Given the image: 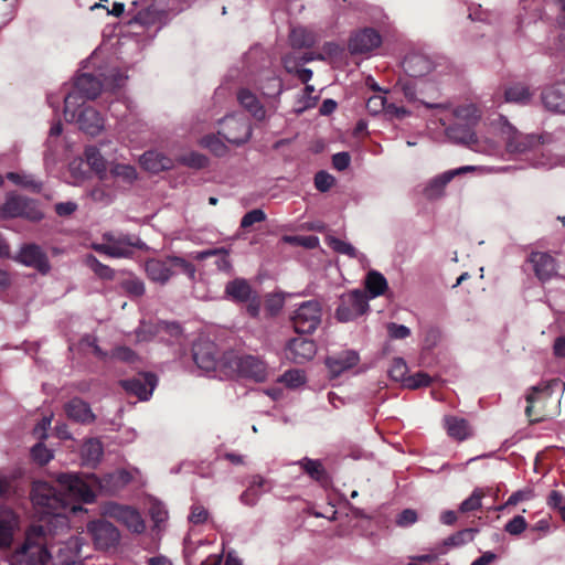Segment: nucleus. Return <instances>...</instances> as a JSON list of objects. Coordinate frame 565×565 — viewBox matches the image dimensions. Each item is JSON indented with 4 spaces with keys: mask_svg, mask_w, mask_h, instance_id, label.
Instances as JSON below:
<instances>
[{
    "mask_svg": "<svg viewBox=\"0 0 565 565\" xmlns=\"http://www.w3.org/2000/svg\"><path fill=\"white\" fill-rule=\"evenodd\" d=\"M58 488L46 481H36L32 486L31 500L41 514L56 519H66L67 512L81 510L77 503H93L96 494L90 484L75 473H60Z\"/></svg>",
    "mask_w": 565,
    "mask_h": 565,
    "instance_id": "1",
    "label": "nucleus"
},
{
    "mask_svg": "<svg viewBox=\"0 0 565 565\" xmlns=\"http://www.w3.org/2000/svg\"><path fill=\"white\" fill-rule=\"evenodd\" d=\"M454 117L456 121L445 129L447 138L475 152H486L487 143L480 140L475 131L481 118L480 109L473 104L461 105L454 110Z\"/></svg>",
    "mask_w": 565,
    "mask_h": 565,
    "instance_id": "2",
    "label": "nucleus"
},
{
    "mask_svg": "<svg viewBox=\"0 0 565 565\" xmlns=\"http://www.w3.org/2000/svg\"><path fill=\"white\" fill-rule=\"evenodd\" d=\"M42 525H32L25 534L24 543L11 555L12 565H46L51 555Z\"/></svg>",
    "mask_w": 565,
    "mask_h": 565,
    "instance_id": "3",
    "label": "nucleus"
},
{
    "mask_svg": "<svg viewBox=\"0 0 565 565\" xmlns=\"http://www.w3.org/2000/svg\"><path fill=\"white\" fill-rule=\"evenodd\" d=\"M221 369L228 376H238L264 382L267 379V364L259 356L239 354L234 351L223 353Z\"/></svg>",
    "mask_w": 565,
    "mask_h": 565,
    "instance_id": "4",
    "label": "nucleus"
},
{
    "mask_svg": "<svg viewBox=\"0 0 565 565\" xmlns=\"http://www.w3.org/2000/svg\"><path fill=\"white\" fill-rule=\"evenodd\" d=\"M556 402L551 384L533 386L526 395L525 415L532 423L543 422L554 415Z\"/></svg>",
    "mask_w": 565,
    "mask_h": 565,
    "instance_id": "5",
    "label": "nucleus"
},
{
    "mask_svg": "<svg viewBox=\"0 0 565 565\" xmlns=\"http://www.w3.org/2000/svg\"><path fill=\"white\" fill-rule=\"evenodd\" d=\"M500 135L505 145V149L510 153H525L535 150L543 145V136L541 135H524L512 126L507 118L500 117Z\"/></svg>",
    "mask_w": 565,
    "mask_h": 565,
    "instance_id": "6",
    "label": "nucleus"
},
{
    "mask_svg": "<svg viewBox=\"0 0 565 565\" xmlns=\"http://www.w3.org/2000/svg\"><path fill=\"white\" fill-rule=\"evenodd\" d=\"M322 306L317 300L303 301L295 310L291 322L299 334H311L321 323Z\"/></svg>",
    "mask_w": 565,
    "mask_h": 565,
    "instance_id": "7",
    "label": "nucleus"
},
{
    "mask_svg": "<svg viewBox=\"0 0 565 565\" xmlns=\"http://www.w3.org/2000/svg\"><path fill=\"white\" fill-rule=\"evenodd\" d=\"M369 310V298L364 291L354 289L340 297L335 318L340 322L353 321Z\"/></svg>",
    "mask_w": 565,
    "mask_h": 565,
    "instance_id": "8",
    "label": "nucleus"
},
{
    "mask_svg": "<svg viewBox=\"0 0 565 565\" xmlns=\"http://www.w3.org/2000/svg\"><path fill=\"white\" fill-rule=\"evenodd\" d=\"M0 214L6 217H25L39 221L43 217L42 212L36 207L33 200L21 195H10L0 207Z\"/></svg>",
    "mask_w": 565,
    "mask_h": 565,
    "instance_id": "9",
    "label": "nucleus"
},
{
    "mask_svg": "<svg viewBox=\"0 0 565 565\" xmlns=\"http://www.w3.org/2000/svg\"><path fill=\"white\" fill-rule=\"evenodd\" d=\"M218 134L228 142L239 146L252 137V126L245 118L225 117L220 124Z\"/></svg>",
    "mask_w": 565,
    "mask_h": 565,
    "instance_id": "10",
    "label": "nucleus"
},
{
    "mask_svg": "<svg viewBox=\"0 0 565 565\" xmlns=\"http://www.w3.org/2000/svg\"><path fill=\"white\" fill-rule=\"evenodd\" d=\"M105 513L109 518L124 524L134 533H142L146 529L145 521L140 513L131 507L119 503H109L106 505Z\"/></svg>",
    "mask_w": 565,
    "mask_h": 565,
    "instance_id": "11",
    "label": "nucleus"
},
{
    "mask_svg": "<svg viewBox=\"0 0 565 565\" xmlns=\"http://www.w3.org/2000/svg\"><path fill=\"white\" fill-rule=\"evenodd\" d=\"M87 527L98 550H108L119 542V531L113 523L106 520L92 521Z\"/></svg>",
    "mask_w": 565,
    "mask_h": 565,
    "instance_id": "12",
    "label": "nucleus"
},
{
    "mask_svg": "<svg viewBox=\"0 0 565 565\" xmlns=\"http://www.w3.org/2000/svg\"><path fill=\"white\" fill-rule=\"evenodd\" d=\"M105 242H109L110 248H113L114 258L130 257L132 249H143L146 244L137 235L131 234H114L107 232L103 235Z\"/></svg>",
    "mask_w": 565,
    "mask_h": 565,
    "instance_id": "13",
    "label": "nucleus"
},
{
    "mask_svg": "<svg viewBox=\"0 0 565 565\" xmlns=\"http://www.w3.org/2000/svg\"><path fill=\"white\" fill-rule=\"evenodd\" d=\"M193 360L198 367L204 371L215 370L221 366V358H218L217 347L214 342L201 340L193 344Z\"/></svg>",
    "mask_w": 565,
    "mask_h": 565,
    "instance_id": "14",
    "label": "nucleus"
},
{
    "mask_svg": "<svg viewBox=\"0 0 565 565\" xmlns=\"http://www.w3.org/2000/svg\"><path fill=\"white\" fill-rule=\"evenodd\" d=\"M527 262L532 265L535 277L543 284L557 276V262L548 253L532 252Z\"/></svg>",
    "mask_w": 565,
    "mask_h": 565,
    "instance_id": "15",
    "label": "nucleus"
},
{
    "mask_svg": "<svg viewBox=\"0 0 565 565\" xmlns=\"http://www.w3.org/2000/svg\"><path fill=\"white\" fill-rule=\"evenodd\" d=\"M157 384L153 373H140L137 376L121 381V386L127 393L136 395L141 401H147Z\"/></svg>",
    "mask_w": 565,
    "mask_h": 565,
    "instance_id": "16",
    "label": "nucleus"
},
{
    "mask_svg": "<svg viewBox=\"0 0 565 565\" xmlns=\"http://www.w3.org/2000/svg\"><path fill=\"white\" fill-rule=\"evenodd\" d=\"M382 38L377 31L371 28L356 32L349 41V50L352 54H363L381 45Z\"/></svg>",
    "mask_w": 565,
    "mask_h": 565,
    "instance_id": "17",
    "label": "nucleus"
},
{
    "mask_svg": "<svg viewBox=\"0 0 565 565\" xmlns=\"http://www.w3.org/2000/svg\"><path fill=\"white\" fill-rule=\"evenodd\" d=\"M317 348L313 340L306 338H294L289 340L286 348V356L296 364H302L311 360Z\"/></svg>",
    "mask_w": 565,
    "mask_h": 565,
    "instance_id": "18",
    "label": "nucleus"
},
{
    "mask_svg": "<svg viewBox=\"0 0 565 565\" xmlns=\"http://www.w3.org/2000/svg\"><path fill=\"white\" fill-rule=\"evenodd\" d=\"M22 264L33 267L42 274L50 270L49 258L42 248L35 244L24 245L19 254Z\"/></svg>",
    "mask_w": 565,
    "mask_h": 565,
    "instance_id": "19",
    "label": "nucleus"
},
{
    "mask_svg": "<svg viewBox=\"0 0 565 565\" xmlns=\"http://www.w3.org/2000/svg\"><path fill=\"white\" fill-rule=\"evenodd\" d=\"M360 356L356 351L347 350L337 355L328 356L326 365L332 377H338L348 370L358 365Z\"/></svg>",
    "mask_w": 565,
    "mask_h": 565,
    "instance_id": "20",
    "label": "nucleus"
},
{
    "mask_svg": "<svg viewBox=\"0 0 565 565\" xmlns=\"http://www.w3.org/2000/svg\"><path fill=\"white\" fill-rule=\"evenodd\" d=\"M476 168L472 166H466L456 170L446 171L443 174L434 178L429 181L424 190L426 198L430 200L440 198L444 194L446 185L454 179L455 175L467 171H473Z\"/></svg>",
    "mask_w": 565,
    "mask_h": 565,
    "instance_id": "21",
    "label": "nucleus"
},
{
    "mask_svg": "<svg viewBox=\"0 0 565 565\" xmlns=\"http://www.w3.org/2000/svg\"><path fill=\"white\" fill-rule=\"evenodd\" d=\"M64 411L70 419L79 424H92L96 419L89 404L79 397H74L68 401L64 405Z\"/></svg>",
    "mask_w": 565,
    "mask_h": 565,
    "instance_id": "22",
    "label": "nucleus"
},
{
    "mask_svg": "<svg viewBox=\"0 0 565 565\" xmlns=\"http://www.w3.org/2000/svg\"><path fill=\"white\" fill-rule=\"evenodd\" d=\"M542 103L548 110L565 114V82L545 88L542 93Z\"/></svg>",
    "mask_w": 565,
    "mask_h": 565,
    "instance_id": "23",
    "label": "nucleus"
},
{
    "mask_svg": "<svg viewBox=\"0 0 565 565\" xmlns=\"http://www.w3.org/2000/svg\"><path fill=\"white\" fill-rule=\"evenodd\" d=\"M170 266V256H167L163 259H148L145 264V269L150 280L164 285L172 277Z\"/></svg>",
    "mask_w": 565,
    "mask_h": 565,
    "instance_id": "24",
    "label": "nucleus"
},
{
    "mask_svg": "<svg viewBox=\"0 0 565 565\" xmlns=\"http://www.w3.org/2000/svg\"><path fill=\"white\" fill-rule=\"evenodd\" d=\"M103 88L102 82L94 75L83 73L75 78L74 89L86 99H95Z\"/></svg>",
    "mask_w": 565,
    "mask_h": 565,
    "instance_id": "25",
    "label": "nucleus"
},
{
    "mask_svg": "<svg viewBox=\"0 0 565 565\" xmlns=\"http://www.w3.org/2000/svg\"><path fill=\"white\" fill-rule=\"evenodd\" d=\"M298 465L310 479L320 486L327 487L331 483V477L320 460L305 457L298 461Z\"/></svg>",
    "mask_w": 565,
    "mask_h": 565,
    "instance_id": "26",
    "label": "nucleus"
},
{
    "mask_svg": "<svg viewBox=\"0 0 565 565\" xmlns=\"http://www.w3.org/2000/svg\"><path fill=\"white\" fill-rule=\"evenodd\" d=\"M19 519L10 509L0 510V547H9L13 541Z\"/></svg>",
    "mask_w": 565,
    "mask_h": 565,
    "instance_id": "27",
    "label": "nucleus"
},
{
    "mask_svg": "<svg viewBox=\"0 0 565 565\" xmlns=\"http://www.w3.org/2000/svg\"><path fill=\"white\" fill-rule=\"evenodd\" d=\"M79 128L90 136H96L104 127V118L93 107H85L78 115Z\"/></svg>",
    "mask_w": 565,
    "mask_h": 565,
    "instance_id": "28",
    "label": "nucleus"
},
{
    "mask_svg": "<svg viewBox=\"0 0 565 565\" xmlns=\"http://www.w3.org/2000/svg\"><path fill=\"white\" fill-rule=\"evenodd\" d=\"M237 100L256 120L262 121L265 119L266 110L253 92L247 88H241L237 92Z\"/></svg>",
    "mask_w": 565,
    "mask_h": 565,
    "instance_id": "29",
    "label": "nucleus"
},
{
    "mask_svg": "<svg viewBox=\"0 0 565 565\" xmlns=\"http://www.w3.org/2000/svg\"><path fill=\"white\" fill-rule=\"evenodd\" d=\"M224 294L227 299L234 302H246L255 292L246 279L235 278L226 284Z\"/></svg>",
    "mask_w": 565,
    "mask_h": 565,
    "instance_id": "30",
    "label": "nucleus"
},
{
    "mask_svg": "<svg viewBox=\"0 0 565 565\" xmlns=\"http://www.w3.org/2000/svg\"><path fill=\"white\" fill-rule=\"evenodd\" d=\"M140 163L146 170L152 173L173 168L172 159L158 151H146L141 156Z\"/></svg>",
    "mask_w": 565,
    "mask_h": 565,
    "instance_id": "31",
    "label": "nucleus"
},
{
    "mask_svg": "<svg viewBox=\"0 0 565 565\" xmlns=\"http://www.w3.org/2000/svg\"><path fill=\"white\" fill-rule=\"evenodd\" d=\"M403 66L405 72L412 77L425 76L433 70V63L426 56L420 54L406 56Z\"/></svg>",
    "mask_w": 565,
    "mask_h": 565,
    "instance_id": "32",
    "label": "nucleus"
},
{
    "mask_svg": "<svg viewBox=\"0 0 565 565\" xmlns=\"http://www.w3.org/2000/svg\"><path fill=\"white\" fill-rule=\"evenodd\" d=\"M191 256L195 260H204L212 256H220L215 262L217 269L225 273H230L232 270V263L225 248L221 247L194 252L191 254Z\"/></svg>",
    "mask_w": 565,
    "mask_h": 565,
    "instance_id": "33",
    "label": "nucleus"
},
{
    "mask_svg": "<svg viewBox=\"0 0 565 565\" xmlns=\"http://www.w3.org/2000/svg\"><path fill=\"white\" fill-rule=\"evenodd\" d=\"M445 426L450 437L462 441L471 436V428L467 419L456 416L445 418Z\"/></svg>",
    "mask_w": 565,
    "mask_h": 565,
    "instance_id": "34",
    "label": "nucleus"
},
{
    "mask_svg": "<svg viewBox=\"0 0 565 565\" xmlns=\"http://www.w3.org/2000/svg\"><path fill=\"white\" fill-rule=\"evenodd\" d=\"M311 61V57L302 55L299 57L285 56L282 58L284 66L288 73H295L301 83L307 84L312 78V71L310 68H299L300 64Z\"/></svg>",
    "mask_w": 565,
    "mask_h": 565,
    "instance_id": "35",
    "label": "nucleus"
},
{
    "mask_svg": "<svg viewBox=\"0 0 565 565\" xmlns=\"http://www.w3.org/2000/svg\"><path fill=\"white\" fill-rule=\"evenodd\" d=\"M170 268L172 277L179 274H182L188 277L190 281L195 280L196 267L190 260L180 257V256H170Z\"/></svg>",
    "mask_w": 565,
    "mask_h": 565,
    "instance_id": "36",
    "label": "nucleus"
},
{
    "mask_svg": "<svg viewBox=\"0 0 565 565\" xmlns=\"http://www.w3.org/2000/svg\"><path fill=\"white\" fill-rule=\"evenodd\" d=\"M365 288L371 297H379L384 295L388 285L386 278L376 270H371L365 278Z\"/></svg>",
    "mask_w": 565,
    "mask_h": 565,
    "instance_id": "37",
    "label": "nucleus"
},
{
    "mask_svg": "<svg viewBox=\"0 0 565 565\" xmlns=\"http://www.w3.org/2000/svg\"><path fill=\"white\" fill-rule=\"evenodd\" d=\"M532 93L524 84L518 83L505 88L504 100L507 103H515L525 105L530 102Z\"/></svg>",
    "mask_w": 565,
    "mask_h": 565,
    "instance_id": "38",
    "label": "nucleus"
},
{
    "mask_svg": "<svg viewBox=\"0 0 565 565\" xmlns=\"http://www.w3.org/2000/svg\"><path fill=\"white\" fill-rule=\"evenodd\" d=\"M266 480L260 476H254L249 487L241 494V501L249 507H254L260 494L262 488L265 486Z\"/></svg>",
    "mask_w": 565,
    "mask_h": 565,
    "instance_id": "39",
    "label": "nucleus"
},
{
    "mask_svg": "<svg viewBox=\"0 0 565 565\" xmlns=\"http://www.w3.org/2000/svg\"><path fill=\"white\" fill-rule=\"evenodd\" d=\"M85 158L87 164L96 172L99 179L104 178L106 173V161L95 146H88L85 149Z\"/></svg>",
    "mask_w": 565,
    "mask_h": 565,
    "instance_id": "40",
    "label": "nucleus"
},
{
    "mask_svg": "<svg viewBox=\"0 0 565 565\" xmlns=\"http://www.w3.org/2000/svg\"><path fill=\"white\" fill-rule=\"evenodd\" d=\"M289 41L295 49L311 47L315 44V35L303 28H294Z\"/></svg>",
    "mask_w": 565,
    "mask_h": 565,
    "instance_id": "41",
    "label": "nucleus"
},
{
    "mask_svg": "<svg viewBox=\"0 0 565 565\" xmlns=\"http://www.w3.org/2000/svg\"><path fill=\"white\" fill-rule=\"evenodd\" d=\"M87 266L102 279L111 280L115 277V270L108 265L100 263L94 255L86 257Z\"/></svg>",
    "mask_w": 565,
    "mask_h": 565,
    "instance_id": "42",
    "label": "nucleus"
},
{
    "mask_svg": "<svg viewBox=\"0 0 565 565\" xmlns=\"http://www.w3.org/2000/svg\"><path fill=\"white\" fill-rule=\"evenodd\" d=\"M476 530L473 529H463L461 531L456 532L455 534L448 536L443 541V546L446 547H457L466 544L473 540Z\"/></svg>",
    "mask_w": 565,
    "mask_h": 565,
    "instance_id": "43",
    "label": "nucleus"
},
{
    "mask_svg": "<svg viewBox=\"0 0 565 565\" xmlns=\"http://www.w3.org/2000/svg\"><path fill=\"white\" fill-rule=\"evenodd\" d=\"M81 556L68 546L60 547L53 565H81Z\"/></svg>",
    "mask_w": 565,
    "mask_h": 565,
    "instance_id": "44",
    "label": "nucleus"
},
{
    "mask_svg": "<svg viewBox=\"0 0 565 565\" xmlns=\"http://www.w3.org/2000/svg\"><path fill=\"white\" fill-rule=\"evenodd\" d=\"M179 161L189 168L193 169H203L209 164V159L202 153L199 152H189L184 153L179 158Z\"/></svg>",
    "mask_w": 565,
    "mask_h": 565,
    "instance_id": "45",
    "label": "nucleus"
},
{
    "mask_svg": "<svg viewBox=\"0 0 565 565\" xmlns=\"http://www.w3.org/2000/svg\"><path fill=\"white\" fill-rule=\"evenodd\" d=\"M327 243L329 247L339 254L347 255L351 258H355L358 256L356 248L348 242L331 236L327 239Z\"/></svg>",
    "mask_w": 565,
    "mask_h": 565,
    "instance_id": "46",
    "label": "nucleus"
},
{
    "mask_svg": "<svg viewBox=\"0 0 565 565\" xmlns=\"http://www.w3.org/2000/svg\"><path fill=\"white\" fill-rule=\"evenodd\" d=\"M484 493L481 489H475L469 498L463 500L459 507L460 512L467 513L477 511L481 508V500Z\"/></svg>",
    "mask_w": 565,
    "mask_h": 565,
    "instance_id": "47",
    "label": "nucleus"
},
{
    "mask_svg": "<svg viewBox=\"0 0 565 565\" xmlns=\"http://www.w3.org/2000/svg\"><path fill=\"white\" fill-rule=\"evenodd\" d=\"M388 376L396 382H404L406 380L407 365L402 358H395L388 367Z\"/></svg>",
    "mask_w": 565,
    "mask_h": 565,
    "instance_id": "48",
    "label": "nucleus"
},
{
    "mask_svg": "<svg viewBox=\"0 0 565 565\" xmlns=\"http://www.w3.org/2000/svg\"><path fill=\"white\" fill-rule=\"evenodd\" d=\"M31 456L41 466L46 465L53 458L52 451L42 443H38L31 448Z\"/></svg>",
    "mask_w": 565,
    "mask_h": 565,
    "instance_id": "49",
    "label": "nucleus"
},
{
    "mask_svg": "<svg viewBox=\"0 0 565 565\" xmlns=\"http://www.w3.org/2000/svg\"><path fill=\"white\" fill-rule=\"evenodd\" d=\"M121 288L132 297H141L146 289L145 284L138 278H129L121 281Z\"/></svg>",
    "mask_w": 565,
    "mask_h": 565,
    "instance_id": "50",
    "label": "nucleus"
},
{
    "mask_svg": "<svg viewBox=\"0 0 565 565\" xmlns=\"http://www.w3.org/2000/svg\"><path fill=\"white\" fill-rule=\"evenodd\" d=\"M282 241L285 243H288L291 245L303 246L307 248H315L319 243V239L317 236H299V235H296V236L285 235L282 237Z\"/></svg>",
    "mask_w": 565,
    "mask_h": 565,
    "instance_id": "51",
    "label": "nucleus"
},
{
    "mask_svg": "<svg viewBox=\"0 0 565 565\" xmlns=\"http://www.w3.org/2000/svg\"><path fill=\"white\" fill-rule=\"evenodd\" d=\"M527 527V522L522 515H515L504 525V531L510 535H520Z\"/></svg>",
    "mask_w": 565,
    "mask_h": 565,
    "instance_id": "52",
    "label": "nucleus"
},
{
    "mask_svg": "<svg viewBox=\"0 0 565 565\" xmlns=\"http://www.w3.org/2000/svg\"><path fill=\"white\" fill-rule=\"evenodd\" d=\"M431 383V379L427 373L418 372L414 375H409L405 380V386L412 390H416L419 387L429 386Z\"/></svg>",
    "mask_w": 565,
    "mask_h": 565,
    "instance_id": "53",
    "label": "nucleus"
},
{
    "mask_svg": "<svg viewBox=\"0 0 565 565\" xmlns=\"http://www.w3.org/2000/svg\"><path fill=\"white\" fill-rule=\"evenodd\" d=\"M386 102L382 94H375L367 98L365 107L371 115H379L386 108Z\"/></svg>",
    "mask_w": 565,
    "mask_h": 565,
    "instance_id": "54",
    "label": "nucleus"
},
{
    "mask_svg": "<svg viewBox=\"0 0 565 565\" xmlns=\"http://www.w3.org/2000/svg\"><path fill=\"white\" fill-rule=\"evenodd\" d=\"M266 220V214L260 209H254L247 212L241 220V227L246 230L253 226L255 223H260Z\"/></svg>",
    "mask_w": 565,
    "mask_h": 565,
    "instance_id": "55",
    "label": "nucleus"
},
{
    "mask_svg": "<svg viewBox=\"0 0 565 565\" xmlns=\"http://www.w3.org/2000/svg\"><path fill=\"white\" fill-rule=\"evenodd\" d=\"M281 381L289 387H298L305 383V373L300 370H289L284 373Z\"/></svg>",
    "mask_w": 565,
    "mask_h": 565,
    "instance_id": "56",
    "label": "nucleus"
},
{
    "mask_svg": "<svg viewBox=\"0 0 565 565\" xmlns=\"http://www.w3.org/2000/svg\"><path fill=\"white\" fill-rule=\"evenodd\" d=\"M334 183V178L326 172V171H319L315 175V186L320 192H327L331 189V186Z\"/></svg>",
    "mask_w": 565,
    "mask_h": 565,
    "instance_id": "57",
    "label": "nucleus"
},
{
    "mask_svg": "<svg viewBox=\"0 0 565 565\" xmlns=\"http://www.w3.org/2000/svg\"><path fill=\"white\" fill-rule=\"evenodd\" d=\"M111 173L116 177H121L127 182H132L137 178V171L132 166L116 164L111 169Z\"/></svg>",
    "mask_w": 565,
    "mask_h": 565,
    "instance_id": "58",
    "label": "nucleus"
},
{
    "mask_svg": "<svg viewBox=\"0 0 565 565\" xmlns=\"http://www.w3.org/2000/svg\"><path fill=\"white\" fill-rule=\"evenodd\" d=\"M282 306L284 299L278 295H270L265 301V310L271 317L278 315Z\"/></svg>",
    "mask_w": 565,
    "mask_h": 565,
    "instance_id": "59",
    "label": "nucleus"
},
{
    "mask_svg": "<svg viewBox=\"0 0 565 565\" xmlns=\"http://www.w3.org/2000/svg\"><path fill=\"white\" fill-rule=\"evenodd\" d=\"M135 21L142 25L153 24L157 21L156 9L152 7H149L146 10L139 11L135 17Z\"/></svg>",
    "mask_w": 565,
    "mask_h": 565,
    "instance_id": "60",
    "label": "nucleus"
},
{
    "mask_svg": "<svg viewBox=\"0 0 565 565\" xmlns=\"http://www.w3.org/2000/svg\"><path fill=\"white\" fill-rule=\"evenodd\" d=\"M387 332L392 339H405L409 337L411 330L406 326L391 322L387 324Z\"/></svg>",
    "mask_w": 565,
    "mask_h": 565,
    "instance_id": "61",
    "label": "nucleus"
},
{
    "mask_svg": "<svg viewBox=\"0 0 565 565\" xmlns=\"http://www.w3.org/2000/svg\"><path fill=\"white\" fill-rule=\"evenodd\" d=\"M417 512L415 510L405 509L398 514L396 524L403 527L409 526L414 524L417 521Z\"/></svg>",
    "mask_w": 565,
    "mask_h": 565,
    "instance_id": "62",
    "label": "nucleus"
},
{
    "mask_svg": "<svg viewBox=\"0 0 565 565\" xmlns=\"http://www.w3.org/2000/svg\"><path fill=\"white\" fill-rule=\"evenodd\" d=\"M209 516L207 510L202 505H193L189 521L193 524H203Z\"/></svg>",
    "mask_w": 565,
    "mask_h": 565,
    "instance_id": "63",
    "label": "nucleus"
},
{
    "mask_svg": "<svg viewBox=\"0 0 565 565\" xmlns=\"http://www.w3.org/2000/svg\"><path fill=\"white\" fill-rule=\"evenodd\" d=\"M85 451H86L87 458L89 460H94V461H97L103 455L102 445L97 440H89L85 445Z\"/></svg>",
    "mask_w": 565,
    "mask_h": 565,
    "instance_id": "64",
    "label": "nucleus"
}]
</instances>
